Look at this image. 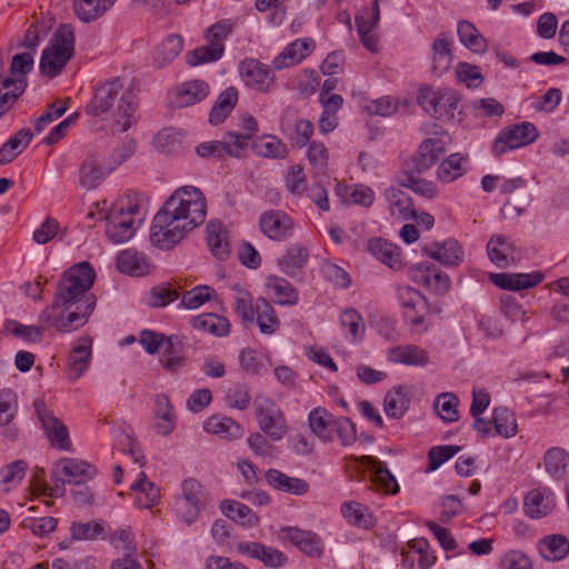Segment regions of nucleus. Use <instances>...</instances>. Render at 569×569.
<instances>
[{"label":"nucleus","instance_id":"nucleus-44","mask_svg":"<svg viewBox=\"0 0 569 569\" xmlns=\"http://www.w3.org/2000/svg\"><path fill=\"white\" fill-rule=\"evenodd\" d=\"M340 326L345 338L351 343H359L366 332V323L360 312L353 308H347L341 312Z\"/></svg>","mask_w":569,"mask_h":569},{"label":"nucleus","instance_id":"nucleus-47","mask_svg":"<svg viewBox=\"0 0 569 569\" xmlns=\"http://www.w3.org/2000/svg\"><path fill=\"white\" fill-rule=\"evenodd\" d=\"M238 101V91L233 87L224 89L211 108L209 121L211 124H220L234 109Z\"/></svg>","mask_w":569,"mask_h":569},{"label":"nucleus","instance_id":"nucleus-31","mask_svg":"<svg viewBox=\"0 0 569 569\" xmlns=\"http://www.w3.org/2000/svg\"><path fill=\"white\" fill-rule=\"evenodd\" d=\"M154 429L162 437L173 432L177 426L173 406L168 396L160 393L154 398Z\"/></svg>","mask_w":569,"mask_h":569},{"label":"nucleus","instance_id":"nucleus-2","mask_svg":"<svg viewBox=\"0 0 569 569\" xmlns=\"http://www.w3.org/2000/svg\"><path fill=\"white\" fill-rule=\"evenodd\" d=\"M207 218V200L193 186L178 188L154 216L150 242L162 250L172 249Z\"/></svg>","mask_w":569,"mask_h":569},{"label":"nucleus","instance_id":"nucleus-28","mask_svg":"<svg viewBox=\"0 0 569 569\" xmlns=\"http://www.w3.org/2000/svg\"><path fill=\"white\" fill-rule=\"evenodd\" d=\"M54 473L61 477V481L82 483L94 476V469L82 460L64 458L57 462Z\"/></svg>","mask_w":569,"mask_h":569},{"label":"nucleus","instance_id":"nucleus-55","mask_svg":"<svg viewBox=\"0 0 569 569\" xmlns=\"http://www.w3.org/2000/svg\"><path fill=\"white\" fill-rule=\"evenodd\" d=\"M409 406V398L405 387H396L387 392L383 400L385 412L389 418L399 419Z\"/></svg>","mask_w":569,"mask_h":569},{"label":"nucleus","instance_id":"nucleus-51","mask_svg":"<svg viewBox=\"0 0 569 569\" xmlns=\"http://www.w3.org/2000/svg\"><path fill=\"white\" fill-rule=\"evenodd\" d=\"M183 40L178 34L168 36L157 48L153 54L158 68H163L172 62L181 52Z\"/></svg>","mask_w":569,"mask_h":569},{"label":"nucleus","instance_id":"nucleus-34","mask_svg":"<svg viewBox=\"0 0 569 569\" xmlns=\"http://www.w3.org/2000/svg\"><path fill=\"white\" fill-rule=\"evenodd\" d=\"M266 289L269 297L278 305L295 306L298 303L299 293L297 289L283 278L267 277Z\"/></svg>","mask_w":569,"mask_h":569},{"label":"nucleus","instance_id":"nucleus-17","mask_svg":"<svg viewBox=\"0 0 569 569\" xmlns=\"http://www.w3.org/2000/svg\"><path fill=\"white\" fill-rule=\"evenodd\" d=\"M282 540L291 542L308 557L318 558L323 552V542L320 537L309 530L297 527H282L279 531Z\"/></svg>","mask_w":569,"mask_h":569},{"label":"nucleus","instance_id":"nucleus-59","mask_svg":"<svg viewBox=\"0 0 569 569\" xmlns=\"http://www.w3.org/2000/svg\"><path fill=\"white\" fill-rule=\"evenodd\" d=\"M492 422L495 426V435L511 438L516 436L518 431L515 413L508 408H496L492 413Z\"/></svg>","mask_w":569,"mask_h":569},{"label":"nucleus","instance_id":"nucleus-61","mask_svg":"<svg viewBox=\"0 0 569 569\" xmlns=\"http://www.w3.org/2000/svg\"><path fill=\"white\" fill-rule=\"evenodd\" d=\"M214 290L204 284L197 286L189 291H184L181 297V306L186 309L193 310L201 307L214 296Z\"/></svg>","mask_w":569,"mask_h":569},{"label":"nucleus","instance_id":"nucleus-7","mask_svg":"<svg viewBox=\"0 0 569 569\" xmlns=\"http://www.w3.org/2000/svg\"><path fill=\"white\" fill-rule=\"evenodd\" d=\"M143 218L138 203L118 204L107 218L106 233L109 240L114 243L127 242L133 237Z\"/></svg>","mask_w":569,"mask_h":569},{"label":"nucleus","instance_id":"nucleus-22","mask_svg":"<svg viewBox=\"0 0 569 569\" xmlns=\"http://www.w3.org/2000/svg\"><path fill=\"white\" fill-rule=\"evenodd\" d=\"M555 508V498L548 489H532L525 497L523 510L531 519L548 516Z\"/></svg>","mask_w":569,"mask_h":569},{"label":"nucleus","instance_id":"nucleus-32","mask_svg":"<svg viewBox=\"0 0 569 569\" xmlns=\"http://www.w3.org/2000/svg\"><path fill=\"white\" fill-rule=\"evenodd\" d=\"M18 413V398L11 389L0 390V427L6 428L4 437L14 440L18 429L13 425V420Z\"/></svg>","mask_w":569,"mask_h":569},{"label":"nucleus","instance_id":"nucleus-16","mask_svg":"<svg viewBox=\"0 0 569 569\" xmlns=\"http://www.w3.org/2000/svg\"><path fill=\"white\" fill-rule=\"evenodd\" d=\"M397 300L405 319L413 326L423 323L426 301L423 296L409 286L397 288Z\"/></svg>","mask_w":569,"mask_h":569},{"label":"nucleus","instance_id":"nucleus-39","mask_svg":"<svg viewBox=\"0 0 569 569\" xmlns=\"http://www.w3.org/2000/svg\"><path fill=\"white\" fill-rule=\"evenodd\" d=\"M388 360L395 363L422 367L429 361L426 350L416 345H405L389 349Z\"/></svg>","mask_w":569,"mask_h":569},{"label":"nucleus","instance_id":"nucleus-60","mask_svg":"<svg viewBox=\"0 0 569 569\" xmlns=\"http://www.w3.org/2000/svg\"><path fill=\"white\" fill-rule=\"evenodd\" d=\"M183 134L174 128H164L153 138L154 147L161 152L173 153L181 148Z\"/></svg>","mask_w":569,"mask_h":569},{"label":"nucleus","instance_id":"nucleus-11","mask_svg":"<svg viewBox=\"0 0 569 569\" xmlns=\"http://www.w3.org/2000/svg\"><path fill=\"white\" fill-rule=\"evenodd\" d=\"M242 81L250 89L260 93H269L276 89V77L271 69L253 58H246L239 64Z\"/></svg>","mask_w":569,"mask_h":569},{"label":"nucleus","instance_id":"nucleus-35","mask_svg":"<svg viewBox=\"0 0 569 569\" xmlns=\"http://www.w3.org/2000/svg\"><path fill=\"white\" fill-rule=\"evenodd\" d=\"M266 481L276 490L296 496H302L309 491V485L306 480L296 477H289L277 469H269L266 472Z\"/></svg>","mask_w":569,"mask_h":569},{"label":"nucleus","instance_id":"nucleus-6","mask_svg":"<svg viewBox=\"0 0 569 569\" xmlns=\"http://www.w3.org/2000/svg\"><path fill=\"white\" fill-rule=\"evenodd\" d=\"M418 103L431 117L440 121H453L462 113L459 94L450 89L422 87L418 93Z\"/></svg>","mask_w":569,"mask_h":569},{"label":"nucleus","instance_id":"nucleus-49","mask_svg":"<svg viewBox=\"0 0 569 569\" xmlns=\"http://www.w3.org/2000/svg\"><path fill=\"white\" fill-rule=\"evenodd\" d=\"M309 259L308 250L301 244H291L279 259L281 270L288 276L295 277L306 266Z\"/></svg>","mask_w":569,"mask_h":569},{"label":"nucleus","instance_id":"nucleus-9","mask_svg":"<svg viewBox=\"0 0 569 569\" xmlns=\"http://www.w3.org/2000/svg\"><path fill=\"white\" fill-rule=\"evenodd\" d=\"M347 468L357 473L359 481L366 477V471H371V483L379 490L395 495L399 491L395 476L387 468L386 463L371 456L349 457Z\"/></svg>","mask_w":569,"mask_h":569},{"label":"nucleus","instance_id":"nucleus-15","mask_svg":"<svg viewBox=\"0 0 569 569\" xmlns=\"http://www.w3.org/2000/svg\"><path fill=\"white\" fill-rule=\"evenodd\" d=\"M261 232L271 240L284 241L293 233L292 219L280 210L263 212L259 219Z\"/></svg>","mask_w":569,"mask_h":569},{"label":"nucleus","instance_id":"nucleus-1","mask_svg":"<svg viewBox=\"0 0 569 569\" xmlns=\"http://www.w3.org/2000/svg\"><path fill=\"white\" fill-rule=\"evenodd\" d=\"M96 274L89 262H80L61 277L50 306L39 321L68 333L83 327L93 312L97 299L91 289Z\"/></svg>","mask_w":569,"mask_h":569},{"label":"nucleus","instance_id":"nucleus-5","mask_svg":"<svg viewBox=\"0 0 569 569\" xmlns=\"http://www.w3.org/2000/svg\"><path fill=\"white\" fill-rule=\"evenodd\" d=\"M74 52V28L62 24L44 48L40 59L41 73L48 78L57 77Z\"/></svg>","mask_w":569,"mask_h":569},{"label":"nucleus","instance_id":"nucleus-30","mask_svg":"<svg viewBox=\"0 0 569 569\" xmlns=\"http://www.w3.org/2000/svg\"><path fill=\"white\" fill-rule=\"evenodd\" d=\"M385 198L389 203L390 214L401 221L416 218V210L412 199L401 189L390 187L385 191Z\"/></svg>","mask_w":569,"mask_h":569},{"label":"nucleus","instance_id":"nucleus-50","mask_svg":"<svg viewBox=\"0 0 569 569\" xmlns=\"http://www.w3.org/2000/svg\"><path fill=\"white\" fill-rule=\"evenodd\" d=\"M254 317L262 335H273L280 328V320L276 310L264 298L257 300Z\"/></svg>","mask_w":569,"mask_h":569},{"label":"nucleus","instance_id":"nucleus-48","mask_svg":"<svg viewBox=\"0 0 569 569\" xmlns=\"http://www.w3.org/2000/svg\"><path fill=\"white\" fill-rule=\"evenodd\" d=\"M207 240L211 252L214 257L223 260L230 252L228 242V232L223 224L219 221H210L207 226Z\"/></svg>","mask_w":569,"mask_h":569},{"label":"nucleus","instance_id":"nucleus-64","mask_svg":"<svg viewBox=\"0 0 569 569\" xmlns=\"http://www.w3.org/2000/svg\"><path fill=\"white\" fill-rule=\"evenodd\" d=\"M498 569H532V562L521 550H509L500 558Z\"/></svg>","mask_w":569,"mask_h":569},{"label":"nucleus","instance_id":"nucleus-24","mask_svg":"<svg viewBox=\"0 0 569 569\" xmlns=\"http://www.w3.org/2000/svg\"><path fill=\"white\" fill-rule=\"evenodd\" d=\"M492 282L506 290L519 291L530 289L541 283L545 274L540 271L528 273H496L491 277Z\"/></svg>","mask_w":569,"mask_h":569},{"label":"nucleus","instance_id":"nucleus-46","mask_svg":"<svg viewBox=\"0 0 569 569\" xmlns=\"http://www.w3.org/2000/svg\"><path fill=\"white\" fill-rule=\"evenodd\" d=\"M191 325L194 329L203 332H209L217 337H224L230 332V321L216 313H203L196 316L191 319Z\"/></svg>","mask_w":569,"mask_h":569},{"label":"nucleus","instance_id":"nucleus-20","mask_svg":"<svg viewBox=\"0 0 569 569\" xmlns=\"http://www.w3.org/2000/svg\"><path fill=\"white\" fill-rule=\"evenodd\" d=\"M445 152L446 146L441 139H425L412 156V170L418 173L428 171Z\"/></svg>","mask_w":569,"mask_h":569},{"label":"nucleus","instance_id":"nucleus-63","mask_svg":"<svg viewBox=\"0 0 569 569\" xmlns=\"http://www.w3.org/2000/svg\"><path fill=\"white\" fill-rule=\"evenodd\" d=\"M28 465L23 460L13 461L0 469L1 481L6 486L4 490L18 486L24 478Z\"/></svg>","mask_w":569,"mask_h":569},{"label":"nucleus","instance_id":"nucleus-26","mask_svg":"<svg viewBox=\"0 0 569 569\" xmlns=\"http://www.w3.org/2000/svg\"><path fill=\"white\" fill-rule=\"evenodd\" d=\"M92 340L90 337H80L68 359V376L71 380H77L87 370L91 359Z\"/></svg>","mask_w":569,"mask_h":569},{"label":"nucleus","instance_id":"nucleus-23","mask_svg":"<svg viewBox=\"0 0 569 569\" xmlns=\"http://www.w3.org/2000/svg\"><path fill=\"white\" fill-rule=\"evenodd\" d=\"M210 93L209 84L203 80L182 82L176 89L173 103L178 108H187L204 100Z\"/></svg>","mask_w":569,"mask_h":569},{"label":"nucleus","instance_id":"nucleus-27","mask_svg":"<svg viewBox=\"0 0 569 569\" xmlns=\"http://www.w3.org/2000/svg\"><path fill=\"white\" fill-rule=\"evenodd\" d=\"M489 259L500 268L509 266L517 260V246L515 241L503 234H496L487 243Z\"/></svg>","mask_w":569,"mask_h":569},{"label":"nucleus","instance_id":"nucleus-43","mask_svg":"<svg viewBox=\"0 0 569 569\" xmlns=\"http://www.w3.org/2000/svg\"><path fill=\"white\" fill-rule=\"evenodd\" d=\"M130 489L134 492L136 505L140 509L151 508L160 500L158 487L147 479L144 472L138 475L137 480L131 485Z\"/></svg>","mask_w":569,"mask_h":569},{"label":"nucleus","instance_id":"nucleus-58","mask_svg":"<svg viewBox=\"0 0 569 569\" xmlns=\"http://www.w3.org/2000/svg\"><path fill=\"white\" fill-rule=\"evenodd\" d=\"M233 291V308L236 313L242 319L243 322H253L256 305H253L252 296L249 291L239 284L232 287Z\"/></svg>","mask_w":569,"mask_h":569},{"label":"nucleus","instance_id":"nucleus-56","mask_svg":"<svg viewBox=\"0 0 569 569\" xmlns=\"http://www.w3.org/2000/svg\"><path fill=\"white\" fill-rule=\"evenodd\" d=\"M341 513L352 526L367 529L373 525V519L368 507L359 502L351 501L342 503Z\"/></svg>","mask_w":569,"mask_h":569},{"label":"nucleus","instance_id":"nucleus-38","mask_svg":"<svg viewBox=\"0 0 569 569\" xmlns=\"http://www.w3.org/2000/svg\"><path fill=\"white\" fill-rule=\"evenodd\" d=\"M412 104L409 99L400 100L392 96H383L369 100L363 104V110L370 116L391 117L399 110H408Z\"/></svg>","mask_w":569,"mask_h":569},{"label":"nucleus","instance_id":"nucleus-45","mask_svg":"<svg viewBox=\"0 0 569 569\" xmlns=\"http://www.w3.org/2000/svg\"><path fill=\"white\" fill-rule=\"evenodd\" d=\"M569 465V455L566 449L552 447L543 455V468L556 480L565 479Z\"/></svg>","mask_w":569,"mask_h":569},{"label":"nucleus","instance_id":"nucleus-21","mask_svg":"<svg viewBox=\"0 0 569 569\" xmlns=\"http://www.w3.org/2000/svg\"><path fill=\"white\" fill-rule=\"evenodd\" d=\"M426 256L437 260L443 266L455 267L460 264L463 251L455 239H447L443 242H433L422 248Z\"/></svg>","mask_w":569,"mask_h":569},{"label":"nucleus","instance_id":"nucleus-3","mask_svg":"<svg viewBox=\"0 0 569 569\" xmlns=\"http://www.w3.org/2000/svg\"><path fill=\"white\" fill-rule=\"evenodd\" d=\"M137 104L133 91L113 78L97 86L86 112L94 117L110 116L118 132H124L136 122Z\"/></svg>","mask_w":569,"mask_h":569},{"label":"nucleus","instance_id":"nucleus-41","mask_svg":"<svg viewBox=\"0 0 569 569\" xmlns=\"http://www.w3.org/2000/svg\"><path fill=\"white\" fill-rule=\"evenodd\" d=\"M539 555L548 561L565 559L569 552V541L563 535H549L538 541Z\"/></svg>","mask_w":569,"mask_h":569},{"label":"nucleus","instance_id":"nucleus-54","mask_svg":"<svg viewBox=\"0 0 569 569\" xmlns=\"http://www.w3.org/2000/svg\"><path fill=\"white\" fill-rule=\"evenodd\" d=\"M369 250L378 260L392 269L401 266L399 249L383 239L376 238L370 240Z\"/></svg>","mask_w":569,"mask_h":569},{"label":"nucleus","instance_id":"nucleus-52","mask_svg":"<svg viewBox=\"0 0 569 569\" xmlns=\"http://www.w3.org/2000/svg\"><path fill=\"white\" fill-rule=\"evenodd\" d=\"M32 132L30 129L23 128L12 136L0 148V164L11 162L32 140Z\"/></svg>","mask_w":569,"mask_h":569},{"label":"nucleus","instance_id":"nucleus-18","mask_svg":"<svg viewBox=\"0 0 569 569\" xmlns=\"http://www.w3.org/2000/svg\"><path fill=\"white\" fill-rule=\"evenodd\" d=\"M316 48L311 38L296 39L272 60L274 70H282L302 62Z\"/></svg>","mask_w":569,"mask_h":569},{"label":"nucleus","instance_id":"nucleus-14","mask_svg":"<svg viewBox=\"0 0 569 569\" xmlns=\"http://www.w3.org/2000/svg\"><path fill=\"white\" fill-rule=\"evenodd\" d=\"M409 278L417 284L423 286L437 295L446 293L450 288V278L435 264L423 261L411 266Z\"/></svg>","mask_w":569,"mask_h":569},{"label":"nucleus","instance_id":"nucleus-62","mask_svg":"<svg viewBox=\"0 0 569 569\" xmlns=\"http://www.w3.org/2000/svg\"><path fill=\"white\" fill-rule=\"evenodd\" d=\"M224 51V44H213L208 42L207 46L194 49L188 56V63L190 66H198L201 63L213 62L220 59Z\"/></svg>","mask_w":569,"mask_h":569},{"label":"nucleus","instance_id":"nucleus-40","mask_svg":"<svg viewBox=\"0 0 569 569\" xmlns=\"http://www.w3.org/2000/svg\"><path fill=\"white\" fill-rule=\"evenodd\" d=\"M468 157L461 153H452L438 166L437 180L442 183H451L467 172Z\"/></svg>","mask_w":569,"mask_h":569},{"label":"nucleus","instance_id":"nucleus-10","mask_svg":"<svg viewBox=\"0 0 569 569\" xmlns=\"http://www.w3.org/2000/svg\"><path fill=\"white\" fill-rule=\"evenodd\" d=\"M206 491L194 479H187L181 485V493L176 499V512L186 523L194 522L204 506Z\"/></svg>","mask_w":569,"mask_h":569},{"label":"nucleus","instance_id":"nucleus-29","mask_svg":"<svg viewBox=\"0 0 569 569\" xmlns=\"http://www.w3.org/2000/svg\"><path fill=\"white\" fill-rule=\"evenodd\" d=\"M238 550L243 555L260 560L267 567L279 568L287 562V556L282 551L260 542H240Z\"/></svg>","mask_w":569,"mask_h":569},{"label":"nucleus","instance_id":"nucleus-37","mask_svg":"<svg viewBox=\"0 0 569 569\" xmlns=\"http://www.w3.org/2000/svg\"><path fill=\"white\" fill-rule=\"evenodd\" d=\"M117 0H72L74 16L84 23L101 18Z\"/></svg>","mask_w":569,"mask_h":569},{"label":"nucleus","instance_id":"nucleus-8","mask_svg":"<svg viewBox=\"0 0 569 569\" xmlns=\"http://www.w3.org/2000/svg\"><path fill=\"white\" fill-rule=\"evenodd\" d=\"M254 412L258 426L271 441H280L289 431L286 416L280 406L268 396H259L254 400Z\"/></svg>","mask_w":569,"mask_h":569},{"label":"nucleus","instance_id":"nucleus-42","mask_svg":"<svg viewBox=\"0 0 569 569\" xmlns=\"http://www.w3.org/2000/svg\"><path fill=\"white\" fill-rule=\"evenodd\" d=\"M459 41L470 51L477 54H483L488 50V41L480 33L473 23L468 20H461L457 26Z\"/></svg>","mask_w":569,"mask_h":569},{"label":"nucleus","instance_id":"nucleus-36","mask_svg":"<svg viewBox=\"0 0 569 569\" xmlns=\"http://www.w3.org/2000/svg\"><path fill=\"white\" fill-rule=\"evenodd\" d=\"M203 430L228 440L240 439L243 436V428L229 417L213 415L203 422Z\"/></svg>","mask_w":569,"mask_h":569},{"label":"nucleus","instance_id":"nucleus-4","mask_svg":"<svg viewBox=\"0 0 569 569\" xmlns=\"http://www.w3.org/2000/svg\"><path fill=\"white\" fill-rule=\"evenodd\" d=\"M311 432L322 442H332L337 437L341 445L350 446L357 439L353 422L346 417H335L325 407H316L308 415Z\"/></svg>","mask_w":569,"mask_h":569},{"label":"nucleus","instance_id":"nucleus-19","mask_svg":"<svg viewBox=\"0 0 569 569\" xmlns=\"http://www.w3.org/2000/svg\"><path fill=\"white\" fill-rule=\"evenodd\" d=\"M111 173L108 166L100 163L94 153H89L80 163L78 170V180L82 189L90 191L100 186V183Z\"/></svg>","mask_w":569,"mask_h":569},{"label":"nucleus","instance_id":"nucleus-25","mask_svg":"<svg viewBox=\"0 0 569 569\" xmlns=\"http://www.w3.org/2000/svg\"><path fill=\"white\" fill-rule=\"evenodd\" d=\"M452 39L448 32H440L431 44L432 71L437 76L447 72L452 63Z\"/></svg>","mask_w":569,"mask_h":569},{"label":"nucleus","instance_id":"nucleus-13","mask_svg":"<svg viewBox=\"0 0 569 569\" xmlns=\"http://www.w3.org/2000/svg\"><path fill=\"white\" fill-rule=\"evenodd\" d=\"M38 420L40 421L49 441L53 447L61 450H69L71 441L67 427L46 407L41 399L33 402Z\"/></svg>","mask_w":569,"mask_h":569},{"label":"nucleus","instance_id":"nucleus-33","mask_svg":"<svg viewBox=\"0 0 569 569\" xmlns=\"http://www.w3.org/2000/svg\"><path fill=\"white\" fill-rule=\"evenodd\" d=\"M117 267L122 273L141 277L149 273L152 263L142 252L136 249H126L118 254Z\"/></svg>","mask_w":569,"mask_h":569},{"label":"nucleus","instance_id":"nucleus-53","mask_svg":"<svg viewBox=\"0 0 569 569\" xmlns=\"http://www.w3.org/2000/svg\"><path fill=\"white\" fill-rule=\"evenodd\" d=\"M220 508L228 518L244 527H253L259 522V517L248 506L239 501L224 500Z\"/></svg>","mask_w":569,"mask_h":569},{"label":"nucleus","instance_id":"nucleus-12","mask_svg":"<svg viewBox=\"0 0 569 569\" xmlns=\"http://www.w3.org/2000/svg\"><path fill=\"white\" fill-rule=\"evenodd\" d=\"M538 138L536 127L530 122H522L502 130L496 138L492 150L496 156H501L532 143Z\"/></svg>","mask_w":569,"mask_h":569},{"label":"nucleus","instance_id":"nucleus-57","mask_svg":"<svg viewBox=\"0 0 569 569\" xmlns=\"http://www.w3.org/2000/svg\"><path fill=\"white\" fill-rule=\"evenodd\" d=\"M257 154L264 158L283 159L288 154L287 146L276 136H262L253 144Z\"/></svg>","mask_w":569,"mask_h":569}]
</instances>
